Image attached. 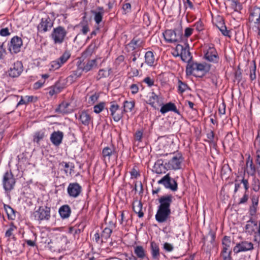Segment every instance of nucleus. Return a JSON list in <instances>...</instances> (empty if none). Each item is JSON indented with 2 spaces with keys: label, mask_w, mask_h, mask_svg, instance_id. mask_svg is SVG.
Returning a JSON list of instances; mask_svg holds the SVG:
<instances>
[{
  "label": "nucleus",
  "mask_w": 260,
  "mask_h": 260,
  "mask_svg": "<svg viewBox=\"0 0 260 260\" xmlns=\"http://www.w3.org/2000/svg\"><path fill=\"white\" fill-rule=\"evenodd\" d=\"M53 26V22L50 18L47 16L42 18L41 21L38 26L39 31L44 33L49 31Z\"/></svg>",
  "instance_id": "obj_10"
},
{
  "label": "nucleus",
  "mask_w": 260,
  "mask_h": 260,
  "mask_svg": "<svg viewBox=\"0 0 260 260\" xmlns=\"http://www.w3.org/2000/svg\"><path fill=\"white\" fill-rule=\"evenodd\" d=\"M194 26L196 27V29L199 31H200L203 29V23L200 20L197 21L195 23Z\"/></svg>",
  "instance_id": "obj_61"
},
{
  "label": "nucleus",
  "mask_w": 260,
  "mask_h": 260,
  "mask_svg": "<svg viewBox=\"0 0 260 260\" xmlns=\"http://www.w3.org/2000/svg\"><path fill=\"white\" fill-rule=\"evenodd\" d=\"M165 40L168 43H173L180 42L182 40V32L179 29H169L163 33Z\"/></svg>",
  "instance_id": "obj_3"
},
{
  "label": "nucleus",
  "mask_w": 260,
  "mask_h": 260,
  "mask_svg": "<svg viewBox=\"0 0 260 260\" xmlns=\"http://www.w3.org/2000/svg\"><path fill=\"white\" fill-rule=\"evenodd\" d=\"M145 63L149 67L155 65V57L153 52L148 51L145 54Z\"/></svg>",
  "instance_id": "obj_26"
},
{
  "label": "nucleus",
  "mask_w": 260,
  "mask_h": 260,
  "mask_svg": "<svg viewBox=\"0 0 260 260\" xmlns=\"http://www.w3.org/2000/svg\"><path fill=\"white\" fill-rule=\"evenodd\" d=\"M91 13L94 15V20L95 23L99 24L102 21L104 14L97 12L96 11H92Z\"/></svg>",
  "instance_id": "obj_40"
},
{
  "label": "nucleus",
  "mask_w": 260,
  "mask_h": 260,
  "mask_svg": "<svg viewBox=\"0 0 260 260\" xmlns=\"http://www.w3.org/2000/svg\"><path fill=\"white\" fill-rule=\"evenodd\" d=\"M105 103L103 102L100 103L99 104L95 105L93 107L94 112L95 113H100L104 109Z\"/></svg>",
  "instance_id": "obj_50"
},
{
  "label": "nucleus",
  "mask_w": 260,
  "mask_h": 260,
  "mask_svg": "<svg viewBox=\"0 0 260 260\" xmlns=\"http://www.w3.org/2000/svg\"><path fill=\"white\" fill-rule=\"evenodd\" d=\"M71 209L69 205L62 206L59 209V213L62 218L69 217L71 214Z\"/></svg>",
  "instance_id": "obj_29"
},
{
  "label": "nucleus",
  "mask_w": 260,
  "mask_h": 260,
  "mask_svg": "<svg viewBox=\"0 0 260 260\" xmlns=\"http://www.w3.org/2000/svg\"><path fill=\"white\" fill-rule=\"evenodd\" d=\"M16 229V226L13 225H11L9 229L6 231L5 233V236L7 238H10L11 237H12V238L15 240V237L13 235V231Z\"/></svg>",
  "instance_id": "obj_44"
},
{
  "label": "nucleus",
  "mask_w": 260,
  "mask_h": 260,
  "mask_svg": "<svg viewBox=\"0 0 260 260\" xmlns=\"http://www.w3.org/2000/svg\"><path fill=\"white\" fill-rule=\"evenodd\" d=\"M147 97L148 99L147 103L151 105L154 108L157 109L158 106L162 105L159 98L154 91L149 92Z\"/></svg>",
  "instance_id": "obj_17"
},
{
  "label": "nucleus",
  "mask_w": 260,
  "mask_h": 260,
  "mask_svg": "<svg viewBox=\"0 0 260 260\" xmlns=\"http://www.w3.org/2000/svg\"><path fill=\"white\" fill-rule=\"evenodd\" d=\"M188 88V87L186 83L182 82L181 80L178 81V91L180 93L184 92Z\"/></svg>",
  "instance_id": "obj_45"
},
{
  "label": "nucleus",
  "mask_w": 260,
  "mask_h": 260,
  "mask_svg": "<svg viewBox=\"0 0 260 260\" xmlns=\"http://www.w3.org/2000/svg\"><path fill=\"white\" fill-rule=\"evenodd\" d=\"M249 21L252 24L253 27L260 24V8L254 7L251 10Z\"/></svg>",
  "instance_id": "obj_14"
},
{
  "label": "nucleus",
  "mask_w": 260,
  "mask_h": 260,
  "mask_svg": "<svg viewBox=\"0 0 260 260\" xmlns=\"http://www.w3.org/2000/svg\"><path fill=\"white\" fill-rule=\"evenodd\" d=\"M206 63H198L197 62H189L186 68L187 75H193L196 77H202L207 72Z\"/></svg>",
  "instance_id": "obj_2"
},
{
  "label": "nucleus",
  "mask_w": 260,
  "mask_h": 260,
  "mask_svg": "<svg viewBox=\"0 0 260 260\" xmlns=\"http://www.w3.org/2000/svg\"><path fill=\"white\" fill-rule=\"evenodd\" d=\"M122 9L124 13L126 14L131 12V5L129 3H126L123 5Z\"/></svg>",
  "instance_id": "obj_56"
},
{
  "label": "nucleus",
  "mask_w": 260,
  "mask_h": 260,
  "mask_svg": "<svg viewBox=\"0 0 260 260\" xmlns=\"http://www.w3.org/2000/svg\"><path fill=\"white\" fill-rule=\"evenodd\" d=\"M256 64L254 61L253 66L250 69V78L251 80H254L256 79Z\"/></svg>",
  "instance_id": "obj_49"
},
{
  "label": "nucleus",
  "mask_w": 260,
  "mask_h": 260,
  "mask_svg": "<svg viewBox=\"0 0 260 260\" xmlns=\"http://www.w3.org/2000/svg\"><path fill=\"white\" fill-rule=\"evenodd\" d=\"M151 254L153 258H157L159 255V248L158 244L154 241L151 242Z\"/></svg>",
  "instance_id": "obj_33"
},
{
  "label": "nucleus",
  "mask_w": 260,
  "mask_h": 260,
  "mask_svg": "<svg viewBox=\"0 0 260 260\" xmlns=\"http://www.w3.org/2000/svg\"><path fill=\"white\" fill-rule=\"evenodd\" d=\"M112 230L108 228H105L101 234V237L105 240H107L111 236Z\"/></svg>",
  "instance_id": "obj_42"
},
{
  "label": "nucleus",
  "mask_w": 260,
  "mask_h": 260,
  "mask_svg": "<svg viewBox=\"0 0 260 260\" xmlns=\"http://www.w3.org/2000/svg\"><path fill=\"white\" fill-rule=\"evenodd\" d=\"M168 169L167 162L164 164V160L162 159H159L155 162L152 171L156 174H160L165 173Z\"/></svg>",
  "instance_id": "obj_20"
},
{
  "label": "nucleus",
  "mask_w": 260,
  "mask_h": 260,
  "mask_svg": "<svg viewBox=\"0 0 260 260\" xmlns=\"http://www.w3.org/2000/svg\"><path fill=\"white\" fill-rule=\"evenodd\" d=\"M252 189L254 191L257 192L259 190L260 188V182L259 180L254 178L253 179L252 184Z\"/></svg>",
  "instance_id": "obj_47"
},
{
  "label": "nucleus",
  "mask_w": 260,
  "mask_h": 260,
  "mask_svg": "<svg viewBox=\"0 0 260 260\" xmlns=\"http://www.w3.org/2000/svg\"><path fill=\"white\" fill-rule=\"evenodd\" d=\"M255 162L257 165L258 171H260V150H257L256 151V160Z\"/></svg>",
  "instance_id": "obj_53"
},
{
  "label": "nucleus",
  "mask_w": 260,
  "mask_h": 260,
  "mask_svg": "<svg viewBox=\"0 0 260 260\" xmlns=\"http://www.w3.org/2000/svg\"><path fill=\"white\" fill-rule=\"evenodd\" d=\"M22 45L21 39L17 36L14 37L11 39L10 45L9 46V50L12 53H17L20 51Z\"/></svg>",
  "instance_id": "obj_13"
},
{
  "label": "nucleus",
  "mask_w": 260,
  "mask_h": 260,
  "mask_svg": "<svg viewBox=\"0 0 260 260\" xmlns=\"http://www.w3.org/2000/svg\"><path fill=\"white\" fill-rule=\"evenodd\" d=\"M70 104L67 102H63L59 105L57 111L61 113H69L72 111V109H69Z\"/></svg>",
  "instance_id": "obj_34"
},
{
  "label": "nucleus",
  "mask_w": 260,
  "mask_h": 260,
  "mask_svg": "<svg viewBox=\"0 0 260 260\" xmlns=\"http://www.w3.org/2000/svg\"><path fill=\"white\" fill-rule=\"evenodd\" d=\"M98 46L95 42H92L82 53L81 58L83 59L90 56L97 49Z\"/></svg>",
  "instance_id": "obj_24"
},
{
  "label": "nucleus",
  "mask_w": 260,
  "mask_h": 260,
  "mask_svg": "<svg viewBox=\"0 0 260 260\" xmlns=\"http://www.w3.org/2000/svg\"><path fill=\"white\" fill-rule=\"evenodd\" d=\"M97 68V59L88 60L86 64L82 68V70L87 72L93 69Z\"/></svg>",
  "instance_id": "obj_30"
},
{
  "label": "nucleus",
  "mask_w": 260,
  "mask_h": 260,
  "mask_svg": "<svg viewBox=\"0 0 260 260\" xmlns=\"http://www.w3.org/2000/svg\"><path fill=\"white\" fill-rule=\"evenodd\" d=\"M45 136V132L43 130L37 132L34 136V142L38 144L42 140Z\"/></svg>",
  "instance_id": "obj_36"
},
{
  "label": "nucleus",
  "mask_w": 260,
  "mask_h": 260,
  "mask_svg": "<svg viewBox=\"0 0 260 260\" xmlns=\"http://www.w3.org/2000/svg\"><path fill=\"white\" fill-rule=\"evenodd\" d=\"M24 247V244H22L20 242H16L14 245L13 250L17 253H21L23 251V248Z\"/></svg>",
  "instance_id": "obj_39"
},
{
  "label": "nucleus",
  "mask_w": 260,
  "mask_h": 260,
  "mask_svg": "<svg viewBox=\"0 0 260 260\" xmlns=\"http://www.w3.org/2000/svg\"><path fill=\"white\" fill-rule=\"evenodd\" d=\"M193 29L189 27H187L185 29L184 36L186 38H188L192 34Z\"/></svg>",
  "instance_id": "obj_63"
},
{
  "label": "nucleus",
  "mask_w": 260,
  "mask_h": 260,
  "mask_svg": "<svg viewBox=\"0 0 260 260\" xmlns=\"http://www.w3.org/2000/svg\"><path fill=\"white\" fill-rule=\"evenodd\" d=\"M134 253L137 257L140 259H144L146 256V251L142 246H135Z\"/></svg>",
  "instance_id": "obj_31"
},
{
  "label": "nucleus",
  "mask_w": 260,
  "mask_h": 260,
  "mask_svg": "<svg viewBox=\"0 0 260 260\" xmlns=\"http://www.w3.org/2000/svg\"><path fill=\"white\" fill-rule=\"evenodd\" d=\"M10 34V33L9 32V29L7 27L2 28L0 30V35L2 36L5 37V36H9Z\"/></svg>",
  "instance_id": "obj_62"
},
{
  "label": "nucleus",
  "mask_w": 260,
  "mask_h": 260,
  "mask_svg": "<svg viewBox=\"0 0 260 260\" xmlns=\"http://www.w3.org/2000/svg\"><path fill=\"white\" fill-rule=\"evenodd\" d=\"M143 82L147 84L148 86L151 87L154 85V81L150 77H146L143 80Z\"/></svg>",
  "instance_id": "obj_54"
},
{
  "label": "nucleus",
  "mask_w": 260,
  "mask_h": 260,
  "mask_svg": "<svg viewBox=\"0 0 260 260\" xmlns=\"http://www.w3.org/2000/svg\"><path fill=\"white\" fill-rule=\"evenodd\" d=\"M68 192L70 197L77 198L81 192V186L77 183H70L68 187Z\"/></svg>",
  "instance_id": "obj_19"
},
{
  "label": "nucleus",
  "mask_w": 260,
  "mask_h": 260,
  "mask_svg": "<svg viewBox=\"0 0 260 260\" xmlns=\"http://www.w3.org/2000/svg\"><path fill=\"white\" fill-rule=\"evenodd\" d=\"M169 111H173L175 113L180 114L179 110L177 109L176 106L174 103L169 102L162 106L160 112L162 114H165Z\"/></svg>",
  "instance_id": "obj_23"
},
{
  "label": "nucleus",
  "mask_w": 260,
  "mask_h": 260,
  "mask_svg": "<svg viewBox=\"0 0 260 260\" xmlns=\"http://www.w3.org/2000/svg\"><path fill=\"white\" fill-rule=\"evenodd\" d=\"M208 236L210 237V245H209V249H210L215 246V234L212 231H210Z\"/></svg>",
  "instance_id": "obj_48"
},
{
  "label": "nucleus",
  "mask_w": 260,
  "mask_h": 260,
  "mask_svg": "<svg viewBox=\"0 0 260 260\" xmlns=\"http://www.w3.org/2000/svg\"><path fill=\"white\" fill-rule=\"evenodd\" d=\"M216 26L223 36L229 37V38L231 37L230 35V31L227 29L222 18L219 17L218 18V20L216 23Z\"/></svg>",
  "instance_id": "obj_22"
},
{
  "label": "nucleus",
  "mask_w": 260,
  "mask_h": 260,
  "mask_svg": "<svg viewBox=\"0 0 260 260\" xmlns=\"http://www.w3.org/2000/svg\"><path fill=\"white\" fill-rule=\"evenodd\" d=\"M4 209L7 213L8 218L14 219L15 218V211L9 205H4Z\"/></svg>",
  "instance_id": "obj_35"
},
{
  "label": "nucleus",
  "mask_w": 260,
  "mask_h": 260,
  "mask_svg": "<svg viewBox=\"0 0 260 260\" xmlns=\"http://www.w3.org/2000/svg\"><path fill=\"white\" fill-rule=\"evenodd\" d=\"M129 88L131 89V93L133 94H136V93H137L139 89L138 85L136 84H132L130 86Z\"/></svg>",
  "instance_id": "obj_55"
},
{
  "label": "nucleus",
  "mask_w": 260,
  "mask_h": 260,
  "mask_svg": "<svg viewBox=\"0 0 260 260\" xmlns=\"http://www.w3.org/2000/svg\"><path fill=\"white\" fill-rule=\"evenodd\" d=\"M240 182L243 183L245 190V192H247L249 188L248 179H245L244 177H243Z\"/></svg>",
  "instance_id": "obj_58"
},
{
  "label": "nucleus",
  "mask_w": 260,
  "mask_h": 260,
  "mask_svg": "<svg viewBox=\"0 0 260 260\" xmlns=\"http://www.w3.org/2000/svg\"><path fill=\"white\" fill-rule=\"evenodd\" d=\"M135 102L134 101H126L123 103V111L125 112L132 111L135 106Z\"/></svg>",
  "instance_id": "obj_38"
},
{
  "label": "nucleus",
  "mask_w": 260,
  "mask_h": 260,
  "mask_svg": "<svg viewBox=\"0 0 260 260\" xmlns=\"http://www.w3.org/2000/svg\"><path fill=\"white\" fill-rule=\"evenodd\" d=\"M59 88L55 86L50 89V90L49 91V93L51 96H52L55 94L59 93Z\"/></svg>",
  "instance_id": "obj_60"
},
{
  "label": "nucleus",
  "mask_w": 260,
  "mask_h": 260,
  "mask_svg": "<svg viewBox=\"0 0 260 260\" xmlns=\"http://www.w3.org/2000/svg\"><path fill=\"white\" fill-rule=\"evenodd\" d=\"M34 214L38 220H48L50 218V208L47 206L40 207Z\"/></svg>",
  "instance_id": "obj_8"
},
{
  "label": "nucleus",
  "mask_w": 260,
  "mask_h": 260,
  "mask_svg": "<svg viewBox=\"0 0 260 260\" xmlns=\"http://www.w3.org/2000/svg\"><path fill=\"white\" fill-rule=\"evenodd\" d=\"M231 241L229 236H225L222 240V250L221 251H228L230 250Z\"/></svg>",
  "instance_id": "obj_32"
},
{
  "label": "nucleus",
  "mask_w": 260,
  "mask_h": 260,
  "mask_svg": "<svg viewBox=\"0 0 260 260\" xmlns=\"http://www.w3.org/2000/svg\"><path fill=\"white\" fill-rule=\"evenodd\" d=\"M79 119L84 125L87 126L91 121V117L90 115L85 111L79 113Z\"/></svg>",
  "instance_id": "obj_25"
},
{
  "label": "nucleus",
  "mask_w": 260,
  "mask_h": 260,
  "mask_svg": "<svg viewBox=\"0 0 260 260\" xmlns=\"http://www.w3.org/2000/svg\"><path fill=\"white\" fill-rule=\"evenodd\" d=\"M231 250H229L228 251H221V255L222 256L223 260H231Z\"/></svg>",
  "instance_id": "obj_51"
},
{
  "label": "nucleus",
  "mask_w": 260,
  "mask_h": 260,
  "mask_svg": "<svg viewBox=\"0 0 260 260\" xmlns=\"http://www.w3.org/2000/svg\"><path fill=\"white\" fill-rule=\"evenodd\" d=\"M174 200L175 198L172 194L162 196L158 199L159 205L155 215V219L158 223L167 222L170 220L171 214V205Z\"/></svg>",
  "instance_id": "obj_1"
},
{
  "label": "nucleus",
  "mask_w": 260,
  "mask_h": 260,
  "mask_svg": "<svg viewBox=\"0 0 260 260\" xmlns=\"http://www.w3.org/2000/svg\"><path fill=\"white\" fill-rule=\"evenodd\" d=\"M111 69L109 68L108 71L104 69H101L99 71L98 79H100L102 78L107 77L110 74Z\"/></svg>",
  "instance_id": "obj_41"
},
{
  "label": "nucleus",
  "mask_w": 260,
  "mask_h": 260,
  "mask_svg": "<svg viewBox=\"0 0 260 260\" xmlns=\"http://www.w3.org/2000/svg\"><path fill=\"white\" fill-rule=\"evenodd\" d=\"M63 137V132L59 131H54L51 135L50 141L54 145L58 146L62 143Z\"/></svg>",
  "instance_id": "obj_21"
},
{
  "label": "nucleus",
  "mask_w": 260,
  "mask_h": 260,
  "mask_svg": "<svg viewBox=\"0 0 260 260\" xmlns=\"http://www.w3.org/2000/svg\"><path fill=\"white\" fill-rule=\"evenodd\" d=\"M3 186L6 192H10L14 188L16 180L11 171L5 173L3 177Z\"/></svg>",
  "instance_id": "obj_4"
},
{
  "label": "nucleus",
  "mask_w": 260,
  "mask_h": 260,
  "mask_svg": "<svg viewBox=\"0 0 260 260\" xmlns=\"http://www.w3.org/2000/svg\"><path fill=\"white\" fill-rule=\"evenodd\" d=\"M253 249V244L247 241H243L236 244L233 248V251L237 254L241 252H246Z\"/></svg>",
  "instance_id": "obj_9"
},
{
  "label": "nucleus",
  "mask_w": 260,
  "mask_h": 260,
  "mask_svg": "<svg viewBox=\"0 0 260 260\" xmlns=\"http://www.w3.org/2000/svg\"><path fill=\"white\" fill-rule=\"evenodd\" d=\"M99 98V94L98 93H95L93 94L90 95L89 98V103L91 104H93Z\"/></svg>",
  "instance_id": "obj_52"
},
{
  "label": "nucleus",
  "mask_w": 260,
  "mask_h": 260,
  "mask_svg": "<svg viewBox=\"0 0 260 260\" xmlns=\"http://www.w3.org/2000/svg\"><path fill=\"white\" fill-rule=\"evenodd\" d=\"M109 110L111 115L116 122L119 121L123 116V111L115 102H111Z\"/></svg>",
  "instance_id": "obj_12"
},
{
  "label": "nucleus",
  "mask_w": 260,
  "mask_h": 260,
  "mask_svg": "<svg viewBox=\"0 0 260 260\" xmlns=\"http://www.w3.org/2000/svg\"><path fill=\"white\" fill-rule=\"evenodd\" d=\"M157 183L163 185L165 188L175 191L178 189V184L174 179H172L169 173L164 176L161 179L158 181Z\"/></svg>",
  "instance_id": "obj_6"
},
{
  "label": "nucleus",
  "mask_w": 260,
  "mask_h": 260,
  "mask_svg": "<svg viewBox=\"0 0 260 260\" xmlns=\"http://www.w3.org/2000/svg\"><path fill=\"white\" fill-rule=\"evenodd\" d=\"M249 164V168L250 169V173L252 175H254L256 169L255 166L253 164V161L251 159H250V157L249 156L247 161H246V165L248 166Z\"/></svg>",
  "instance_id": "obj_46"
},
{
  "label": "nucleus",
  "mask_w": 260,
  "mask_h": 260,
  "mask_svg": "<svg viewBox=\"0 0 260 260\" xmlns=\"http://www.w3.org/2000/svg\"><path fill=\"white\" fill-rule=\"evenodd\" d=\"M164 248L166 251L168 252H171L173 251L174 247L172 244L166 242L164 244Z\"/></svg>",
  "instance_id": "obj_59"
},
{
  "label": "nucleus",
  "mask_w": 260,
  "mask_h": 260,
  "mask_svg": "<svg viewBox=\"0 0 260 260\" xmlns=\"http://www.w3.org/2000/svg\"><path fill=\"white\" fill-rule=\"evenodd\" d=\"M257 206L251 205L249 209V213L251 215L253 216L255 214L257 211Z\"/></svg>",
  "instance_id": "obj_64"
},
{
  "label": "nucleus",
  "mask_w": 260,
  "mask_h": 260,
  "mask_svg": "<svg viewBox=\"0 0 260 260\" xmlns=\"http://www.w3.org/2000/svg\"><path fill=\"white\" fill-rule=\"evenodd\" d=\"M143 131H137L136 133L135 134V139L136 140L138 141L139 142L141 141L142 136H143Z\"/></svg>",
  "instance_id": "obj_57"
},
{
  "label": "nucleus",
  "mask_w": 260,
  "mask_h": 260,
  "mask_svg": "<svg viewBox=\"0 0 260 260\" xmlns=\"http://www.w3.org/2000/svg\"><path fill=\"white\" fill-rule=\"evenodd\" d=\"M71 54L69 52L65 51L63 54L57 59L60 65L62 66L70 58Z\"/></svg>",
  "instance_id": "obj_37"
},
{
  "label": "nucleus",
  "mask_w": 260,
  "mask_h": 260,
  "mask_svg": "<svg viewBox=\"0 0 260 260\" xmlns=\"http://www.w3.org/2000/svg\"><path fill=\"white\" fill-rule=\"evenodd\" d=\"M23 70V67L22 62L19 61L15 62L10 67L8 71L10 77L16 78L19 77Z\"/></svg>",
  "instance_id": "obj_11"
},
{
  "label": "nucleus",
  "mask_w": 260,
  "mask_h": 260,
  "mask_svg": "<svg viewBox=\"0 0 260 260\" xmlns=\"http://www.w3.org/2000/svg\"><path fill=\"white\" fill-rule=\"evenodd\" d=\"M176 49L177 51H180V53H178L177 56H180L181 59L184 61L190 62L192 59L191 53L189 50V46L188 44H186L185 47L180 44H178L176 47Z\"/></svg>",
  "instance_id": "obj_7"
},
{
  "label": "nucleus",
  "mask_w": 260,
  "mask_h": 260,
  "mask_svg": "<svg viewBox=\"0 0 260 260\" xmlns=\"http://www.w3.org/2000/svg\"><path fill=\"white\" fill-rule=\"evenodd\" d=\"M67 34V31L65 28L62 26H59L53 29L51 34V37L54 44H60L64 41Z\"/></svg>",
  "instance_id": "obj_5"
},
{
  "label": "nucleus",
  "mask_w": 260,
  "mask_h": 260,
  "mask_svg": "<svg viewBox=\"0 0 260 260\" xmlns=\"http://www.w3.org/2000/svg\"><path fill=\"white\" fill-rule=\"evenodd\" d=\"M61 67L58 60H55L51 61L49 64V70L54 71L58 69Z\"/></svg>",
  "instance_id": "obj_43"
},
{
  "label": "nucleus",
  "mask_w": 260,
  "mask_h": 260,
  "mask_svg": "<svg viewBox=\"0 0 260 260\" xmlns=\"http://www.w3.org/2000/svg\"><path fill=\"white\" fill-rule=\"evenodd\" d=\"M115 148L113 145L104 148L102 150V159L104 162L106 164L108 162H109L110 161L111 157L115 155Z\"/></svg>",
  "instance_id": "obj_15"
},
{
  "label": "nucleus",
  "mask_w": 260,
  "mask_h": 260,
  "mask_svg": "<svg viewBox=\"0 0 260 260\" xmlns=\"http://www.w3.org/2000/svg\"><path fill=\"white\" fill-rule=\"evenodd\" d=\"M82 71L80 68H78L76 70L73 71L71 74L68 77V81L71 83L75 82L77 78L81 76Z\"/></svg>",
  "instance_id": "obj_27"
},
{
  "label": "nucleus",
  "mask_w": 260,
  "mask_h": 260,
  "mask_svg": "<svg viewBox=\"0 0 260 260\" xmlns=\"http://www.w3.org/2000/svg\"><path fill=\"white\" fill-rule=\"evenodd\" d=\"M133 208L134 211L138 214L139 218L143 217L144 213L142 211V204L140 201H136L134 202L133 205Z\"/></svg>",
  "instance_id": "obj_28"
},
{
  "label": "nucleus",
  "mask_w": 260,
  "mask_h": 260,
  "mask_svg": "<svg viewBox=\"0 0 260 260\" xmlns=\"http://www.w3.org/2000/svg\"><path fill=\"white\" fill-rule=\"evenodd\" d=\"M182 161L181 155L178 154L172 156L170 160L167 163V167L169 169L177 170L180 168Z\"/></svg>",
  "instance_id": "obj_16"
},
{
  "label": "nucleus",
  "mask_w": 260,
  "mask_h": 260,
  "mask_svg": "<svg viewBox=\"0 0 260 260\" xmlns=\"http://www.w3.org/2000/svg\"><path fill=\"white\" fill-rule=\"evenodd\" d=\"M205 58L213 63L218 62L219 57L216 49L214 47H210L205 54Z\"/></svg>",
  "instance_id": "obj_18"
}]
</instances>
